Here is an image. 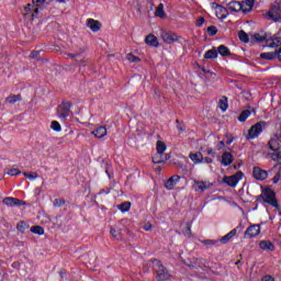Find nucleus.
<instances>
[{"label": "nucleus", "instance_id": "obj_38", "mask_svg": "<svg viewBox=\"0 0 281 281\" xmlns=\"http://www.w3.org/2000/svg\"><path fill=\"white\" fill-rule=\"evenodd\" d=\"M216 9L220 10L222 16V21H225V19H227V8L221 5V4H216Z\"/></svg>", "mask_w": 281, "mask_h": 281}, {"label": "nucleus", "instance_id": "obj_23", "mask_svg": "<svg viewBox=\"0 0 281 281\" xmlns=\"http://www.w3.org/2000/svg\"><path fill=\"white\" fill-rule=\"evenodd\" d=\"M218 106L223 113H225V111H227V109H229V101H228L227 97L224 95L220 99Z\"/></svg>", "mask_w": 281, "mask_h": 281}, {"label": "nucleus", "instance_id": "obj_10", "mask_svg": "<svg viewBox=\"0 0 281 281\" xmlns=\"http://www.w3.org/2000/svg\"><path fill=\"white\" fill-rule=\"evenodd\" d=\"M252 177L257 181H265L269 177V172L260 167H254L252 169Z\"/></svg>", "mask_w": 281, "mask_h": 281}, {"label": "nucleus", "instance_id": "obj_6", "mask_svg": "<svg viewBox=\"0 0 281 281\" xmlns=\"http://www.w3.org/2000/svg\"><path fill=\"white\" fill-rule=\"evenodd\" d=\"M243 177H245V173L243 171H237L233 176H225L223 179V183H227L229 188H236V186H238V182L243 180Z\"/></svg>", "mask_w": 281, "mask_h": 281}, {"label": "nucleus", "instance_id": "obj_31", "mask_svg": "<svg viewBox=\"0 0 281 281\" xmlns=\"http://www.w3.org/2000/svg\"><path fill=\"white\" fill-rule=\"evenodd\" d=\"M110 234L114 240H122V231L111 227Z\"/></svg>", "mask_w": 281, "mask_h": 281}, {"label": "nucleus", "instance_id": "obj_20", "mask_svg": "<svg viewBox=\"0 0 281 281\" xmlns=\"http://www.w3.org/2000/svg\"><path fill=\"white\" fill-rule=\"evenodd\" d=\"M236 234H238V229L234 228L228 234L224 235L221 239L217 240H220V243H222L223 245H227V243L231 241L232 238L236 236Z\"/></svg>", "mask_w": 281, "mask_h": 281}, {"label": "nucleus", "instance_id": "obj_13", "mask_svg": "<svg viewBox=\"0 0 281 281\" xmlns=\"http://www.w3.org/2000/svg\"><path fill=\"white\" fill-rule=\"evenodd\" d=\"M181 181V177L179 175L171 176L165 183V188L167 190H175V186Z\"/></svg>", "mask_w": 281, "mask_h": 281}, {"label": "nucleus", "instance_id": "obj_56", "mask_svg": "<svg viewBox=\"0 0 281 281\" xmlns=\"http://www.w3.org/2000/svg\"><path fill=\"white\" fill-rule=\"evenodd\" d=\"M254 3H256V0H246V4L250 8L248 12L254 8Z\"/></svg>", "mask_w": 281, "mask_h": 281}, {"label": "nucleus", "instance_id": "obj_16", "mask_svg": "<svg viewBox=\"0 0 281 281\" xmlns=\"http://www.w3.org/2000/svg\"><path fill=\"white\" fill-rule=\"evenodd\" d=\"M87 26L91 30V32H100V30L102 29V23L94 19H88Z\"/></svg>", "mask_w": 281, "mask_h": 281}, {"label": "nucleus", "instance_id": "obj_61", "mask_svg": "<svg viewBox=\"0 0 281 281\" xmlns=\"http://www.w3.org/2000/svg\"><path fill=\"white\" fill-rule=\"evenodd\" d=\"M234 143V138H228L227 140H226V146H229V145H232Z\"/></svg>", "mask_w": 281, "mask_h": 281}, {"label": "nucleus", "instance_id": "obj_41", "mask_svg": "<svg viewBox=\"0 0 281 281\" xmlns=\"http://www.w3.org/2000/svg\"><path fill=\"white\" fill-rule=\"evenodd\" d=\"M126 59L130 61V63H140V58L138 56H135L133 54H127L126 55Z\"/></svg>", "mask_w": 281, "mask_h": 281}, {"label": "nucleus", "instance_id": "obj_19", "mask_svg": "<svg viewBox=\"0 0 281 281\" xmlns=\"http://www.w3.org/2000/svg\"><path fill=\"white\" fill-rule=\"evenodd\" d=\"M267 16L270 21H274V23H281V13H278L276 8H272V10L267 13Z\"/></svg>", "mask_w": 281, "mask_h": 281}, {"label": "nucleus", "instance_id": "obj_25", "mask_svg": "<svg viewBox=\"0 0 281 281\" xmlns=\"http://www.w3.org/2000/svg\"><path fill=\"white\" fill-rule=\"evenodd\" d=\"M167 149H168V146H166V143H164L162 140H157L156 143L157 155H164V153H166Z\"/></svg>", "mask_w": 281, "mask_h": 281}, {"label": "nucleus", "instance_id": "obj_54", "mask_svg": "<svg viewBox=\"0 0 281 281\" xmlns=\"http://www.w3.org/2000/svg\"><path fill=\"white\" fill-rule=\"evenodd\" d=\"M59 277H60L61 279L67 278V270H65V268H61V269L59 270Z\"/></svg>", "mask_w": 281, "mask_h": 281}, {"label": "nucleus", "instance_id": "obj_44", "mask_svg": "<svg viewBox=\"0 0 281 281\" xmlns=\"http://www.w3.org/2000/svg\"><path fill=\"white\" fill-rule=\"evenodd\" d=\"M153 164H155V166L159 165V164H164V158L161 157V155H156L151 158Z\"/></svg>", "mask_w": 281, "mask_h": 281}, {"label": "nucleus", "instance_id": "obj_62", "mask_svg": "<svg viewBox=\"0 0 281 281\" xmlns=\"http://www.w3.org/2000/svg\"><path fill=\"white\" fill-rule=\"evenodd\" d=\"M76 65H85V60H76Z\"/></svg>", "mask_w": 281, "mask_h": 281}, {"label": "nucleus", "instance_id": "obj_36", "mask_svg": "<svg viewBox=\"0 0 281 281\" xmlns=\"http://www.w3.org/2000/svg\"><path fill=\"white\" fill-rule=\"evenodd\" d=\"M119 210L124 214L131 210V202H123L119 205Z\"/></svg>", "mask_w": 281, "mask_h": 281}, {"label": "nucleus", "instance_id": "obj_24", "mask_svg": "<svg viewBox=\"0 0 281 281\" xmlns=\"http://www.w3.org/2000/svg\"><path fill=\"white\" fill-rule=\"evenodd\" d=\"M23 100V97L21 94H10L5 98V102H9V104H16V102H21Z\"/></svg>", "mask_w": 281, "mask_h": 281}, {"label": "nucleus", "instance_id": "obj_58", "mask_svg": "<svg viewBox=\"0 0 281 281\" xmlns=\"http://www.w3.org/2000/svg\"><path fill=\"white\" fill-rule=\"evenodd\" d=\"M261 281H276V279H273L271 276H265L262 277Z\"/></svg>", "mask_w": 281, "mask_h": 281}, {"label": "nucleus", "instance_id": "obj_30", "mask_svg": "<svg viewBox=\"0 0 281 281\" xmlns=\"http://www.w3.org/2000/svg\"><path fill=\"white\" fill-rule=\"evenodd\" d=\"M218 243H221V240H218V239H202L201 240V244L205 245L207 248L216 247V246H218Z\"/></svg>", "mask_w": 281, "mask_h": 281}, {"label": "nucleus", "instance_id": "obj_52", "mask_svg": "<svg viewBox=\"0 0 281 281\" xmlns=\"http://www.w3.org/2000/svg\"><path fill=\"white\" fill-rule=\"evenodd\" d=\"M40 56H41V52H38V50H33L30 54V58H38Z\"/></svg>", "mask_w": 281, "mask_h": 281}, {"label": "nucleus", "instance_id": "obj_21", "mask_svg": "<svg viewBox=\"0 0 281 281\" xmlns=\"http://www.w3.org/2000/svg\"><path fill=\"white\" fill-rule=\"evenodd\" d=\"M92 135L97 137L98 139H102V137H105L106 135V127L105 126H99L93 132Z\"/></svg>", "mask_w": 281, "mask_h": 281}, {"label": "nucleus", "instance_id": "obj_63", "mask_svg": "<svg viewBox=\"0 0 281 281\" xmlns=\"http://www.w3.org/2000/svg\"><path fill=\"white\" fill-rule=\"evenodd\" d=\"M18 265H19V262H13L12 267L16 268Z\"/></svg>", "mask_w": 281, "mask_h": 281}, {"label": "nucleus", "instance_id": "obj_14", "mask_svg": "<svg viewBox=\"0 0 281 281\" xmlns=\"http://www.w3.org/2000/svg\"><path fill=\"white\" fill-rule=\"evenodd\" d=\"M280 135L276 134V137L270 138V140L268 142V148L269 150H280L281 146H280Z\"/></svg>", "mask_w": 281, "mask_h": 281}, {"label": "nucleus", "instance_id": "obj_60", "mask_svg": "<svg viewBox=\"0 0 281 281\" xmlns=\"http://www.w3.org/2000/svg\"><path fill=\"white\" fill-rule=\"evenodd\" d=\"M111 193V189H101L100 191H99V194H110Z\"/></svg>", "mask_w": 281, "mask_h": 281}, {"label": "nucleus", "instance_id": "obj_49", "mask_svg": "<svg viewBox=\"0 0 281 281\" xmlns=\"http://www.w3.org/2000/svg\"><path fill=\"white\" fill-rule=\"evenodd\" d=\"M205 23V18L201 16L196 20V27H203V24Z\"/></svg>", "mask_w": 281, "mask_h": 281}, {"label": "nucleus", "instance_id": "obj_9", "mask_svg": "<svg viewBox=\"0 0 281 281\" xmlns=\"http://www.w3.org/2000/svg\"><path fill=\"white\" fill-rule=\"evenodd\" d=\"M3 205H7L8 207H21V205H25V201H22L16 198H4L2 200Z\"/></svg>", "mask_w": 281, "mask_h": 281}, {"label": "nucleus", "instance_id": "obj_26", "mask_svg": "<svg viewBox=\"0 0 281 281\" xmlns=\"http://www.w3.org/2000/svg\"><path fill=\"white\" fill-rule=\"evenodd\" d=\"M189 158L191 159V161H193V164H201L202 158H203V154L201 151H196V153H191L189 155Z\"/></svg>", "mask_w": 281, "mask_h": 281}, {"label": "nucleus", "instance_id": "obj_37", "mask_svg": "<svg viewBox=\"0 0 281 281\" xmlns=\"http://www.w3.org/2000/svg\"><path fill=\"white\" fill-rule=\"evenodd\" d=\"M16 229L18 232H20L21 234H25V229H27V224L24 221H20L16 224Z\"/></svg>", "mask_w": 281, "mask_h": 281}, {"label": "nucleus", "instance_id": "obj_39", "mask_svg": "<svg viewBox=\"0 0 281 281\" xmlns=\"http://www.w3.org/2000/svg\"><path fill=\"white\" fill-rule=\"evenodd\" d=\"M238 38L241 41V43H247L249 41V35L241 30L238 32Z\"/></svg>", "mask_w": 281, "mask_h": 281}, {"label": "nucleus", "instance_id": "obj_35", "mask_svg": "<svg viewBox=\"0 0 281 281\" xmlns=\"http://www.w3.org/2000/svg\"><path fill=\"white\" fill-rule=\"evenodd\" d=\"M50 128H52V131H55V133H60V131H63V126L60 125V123L58 121H53L50 123Z\"/></svg>", "mask_w": 281, "mask_h": 281}, {"label": "nucleus", "instance_id": "obj_33", "mask_svg": "<svg viewBox=\"0 0 281 281\" xmlns=\"http://www.w3.org/2000/svg\"><path fill=\"white\" fill-rule=\"evenodd\" d=\"M251 115V111L249 110H244L238 116V122H247V119Z\"/></svg>", "mask_w": 281, "mask_h": 281}, {"label": "nucleus", "instance_id": "obj_17", "mask_svg": "<svg viewBox=\"0 0 281 281\" xmlns=\"http://www.w3.org/2000/svg\"><path fill=\"white\" fill-rule=\"evenodd\" d=\"M259 247L263 251H276V246L273 245V243H271V240H261L259 243Z\"/></svg>", "mask_w": 281, "mask_h": 281}, {"label": "nucleus", "instance_id": "obj_48", "mask_svg": "<svg viewBox=\"0 0 281 281\" xmlns=\"http://www.w3.org/2000/svg\"><path fill=\"white\" fill-rule=\"evenodd\" d=\"M47 0H32L33 5H35L36 8H41V5H43V3H45Z\"/></svg>", "mask_w": 281, "mask_h": 281}, {"label": "nucleus", "instance_id": "obj_1", "mask_svg": "<svg viewBox=\"0 0 281 281\" xmlns=\"http://www.w3.org/2000/svg\"><path fill=\"white\" fill-rule=\"evenodd\" d=\"M150 262L153 265L151 266L153 272L156 276V281H168L170 280V278H172V274L170 273L168 268H166V266L161 263V260L151 259Z\"/></svg>", "mask_w": 281, "mask_h": 281}, {"label": "nucleus", "instance_id": "obj_46", "mask_svg": "<svg viewBox=\"0 0 281 281\" xmlns=\"http://www.w3.org/2000/svg\"><path fill=\"white\" fill-rule=\"evenodd\" d=\"M255 41H257L258 43H265V41H267V37L265 35H260V33H256Z\"/></svg>", "mask_w": 281, "mask_h": 281}, {"label": "nucleus", "instance_id": "obj_50", "mask_svg": "<svg viewBox=\"0 0 281 281\" xmlns=\"http://www.w3.org/2000/svg\"><path fill=\"white\" fill-rule=\"evenodd\" d=\"M201 164H214V159H212L210 157H203L202 156Z\"/></svg>", "mask_w": 281, "mask_h": 281}, {"label": "nucleus", "instance_id": "obj_47", "mask_svg": "<svg viewBox=\"0 0 281 281\" xmlns=\"http://www.w3.org/2000/svg\"><path fill=\"white\" fill-rule=\"evenodd\" d=\"M83 52H85V48H80L79 52H77V53L68 54V57H70V58H78V56H82Z\"/></svg>", "mask_w": 281, "mask_h": 281}, {"label": "nucleus", "instance_id": "obj_2", "mask_svg": "<svg viewBox=\"0 0 281 281\" xmlns=\"http://www.w3.org/2000/svg\"><path fill=\"white\" fill-rule=\"evenodd\" d=\"M257 201L259 203H268V205L280 210V204L278 203V199H276V191L269 187L262 191V194L257 196Z\"/></svg>", "mask_w": 281, "mask_h": 281}, {"label": "nucleus", "instance_id": "obj_57", "mask_svg": "<svg viewBox=\"0 0 281 281\" xmlns=\"http://www.w3.org/2000/svg\"><path fill=\"white\" fill-rule=\"evenodd\" d=\"M190 236H192V226L190 225V223L187 224V233Z\"/></svg>", "mask_w": 281, "mask_h": 281}, {"label": "nucleus", "instance_id": "obj_29", "mask_svg": "<svg viewBox=\"0 0 281 281\" xmlns=\"http://www.w3.org/2000/svg\"><path fill=\"white\" fill-rule=\"evenodd\" d=\"M217 54L221 56H232V50L225 45H220L217 47Z\"/></svg>", "mask_w": 281, "mask_h": 281}, {"label": "nucleus", "instance_id": "obj_7", "mask_svg": "<svg viewBox=\"0 0 281 281\" xmlns=\"http://www.w3.org/2000/svg\"><path fill=\"white\" fill-rule=\"evenodd\" d=\"M38 7H35L32 3L26 4V7L24 8L23 11V16L24 19H26L27 21H34V19H36V16H38Z\"/></svg>", "mask_w": 281, "mask_h": 281}, {"label": "nucleus", "instance_id": "obj_64", "mask_svg": "<svg viewBox=\"0 0 281 281\" xmlns=\"http://www.w3.org/2000/svg\"><path fill=\"white\" fill-rule=\"evenodd\" d=\"M277 58L281 63V55H278Z\"/></svg>", "mask_w": 281, "mask_h": 281}, {"label": "nucleus", "instance_id": "obj_43", "mask_svg": "<svg viewBox=\"0 0 281 281\" xmlns=\"http://www.w3.org/2000/svg\"><path fill=\"white\" fill-rule=\"evenodd\" d=\"M65 199H55L53 202L54 207H63L65 205Z\"/></svg>", "mask_w": 281, "mask_h": 281}, {"label": "nucleus", "instance_id": "obj_3", "mask_svg": "<svg viewBox=\"0 0 281 281\" xmlns=\"http://www.w3.org/2000/svg\"><path fill=\"white\" fill-rule=\"evenodd\" d=\"M160 36L166 45H172V43L183 45V37L172 31H162Z\"/></svg>", "mask_w": 281, "mask_h": 281}, {"label": "nucleus", "instance_id": "obj_22", "mask_svg": "<svg viewBox=\"0 0 281 281\" xmlns=\"http://www.w3.org/2000/svg\"><path fill=\"white\" fill-rule=\"evenodd\" d=\"M268 157H270V159H272V161H274L276 164H280L281 162V151H280V149L269 151Z\"/></svg>", "mask_w": 281, "mask_h": 281}, {"label": "nucleus", "instance_id": "obj_28", "mask_svg": "<svg viewBox=\"0 0 281 281\" xmlns=\"http://www.w3.org/2000/svg\"><path fill=\"white\" fill-rule=\"evenodd\" d=\"M155 16L158 19H166V11L164 10V3H159L156 11Z\"/></svg>", "mask_w": 281, "mask_h": 281}, {"label": "nucleus", "instance_id": "obj_15", "mask_svg": "<svg viewBox=\"0 0 281 281\" xmlns=\"http://www.w3.org/2000/svg\"><path fill=\"white\" fill-rule=\"evenodd\" d=\"M221 164L225 168H227V166H232V164H234V155H232V153H229V151H225L222 155Z\"/></svg>", "mask_w": 281, "mask_h": 281}, {"label": "nucleus", "instance_id": "obj_5", "mask_svg": "<svg viewBox=\"0 0 281 281\" xmlns=\"http://www.w3.org/2000/svg\"><path fill=\"white\" fill-rule=\"evenodd\" d=\"M71 101H61V103L57 106V115L59 120H67L69 113H71Z\"/></svg>", "mask_w": 281, "mask_h": 281}, {"label": "nucleus", "instance_id": "obj_32", "mask_svg": "<svg viewBox=\"0 0 281 281\" xmlns=\"http://www.w3.org/2000/svg\"><path fill=\"white\" fill-rule=\"evenodd\" d=\"M260 58H262V60H276V58H278L276 56V53H261L260 54Z\"/></svg>", "mask_w": 281, "mask_h": 281}, {"label": "nucleus", "instance_id": "obj_34", "mask_svg": "<svg viewBox=\"0 0 281 281\" xmlns=\"http://www.w3.org/2000/svg\"><path fill=\"white\" fill-rule=\"evenodd\" d=\"M31 232L32 234H36L37 236H43V234H45V228H43V226H33L31 227Z\"/></svg>", "mask_w": 281, "mask_h": 281}, {"label": "nucleus", "instance_id": "obj_42", "mask_svg": "<svg viewBox=\"0 0 281 281\" xmlns=\"http://www.w3.org/2000/svg\"><path fill=\"white\" fill-rule=\"evenodd\" d=\"M23 176L30 181H34V179H38V173L36 172H24Z\"/></svg>", "mask_w": 281, "mask_h": 281}, {"label": "nucleus", "instance_id": "obj_55", "mask_svg": "<svg viewBox=\"0 0 281 281\" xmlns=\"http://www.w3.org/2000/svg\"><path fill=\"white\" fill-rule=\"evenodd\" d=\"M143 229H145V232H150L153 229V224L147 223L143 226Z\"/></svg>", "mask_w": 281, "mask_h": 281}, {"label": "nucleus", "instance_id": "obj_45", "mask_svg": "<svg viewBox=\"0 0 281 281\" xmlns=\"http://www.w3.org/2000/svg\"><path fill=\"white\" fill-rule=\"evenodd\" d=\"M21 170L16 169V168H12L9 169V171L7 172V175H9L10 177H19V175H21Z\"/></svg>", "mask_w": 281, "mask_h": 281}, {"label": "nucleus", "instance_id": "obj_4", "mask_svg": "<svg viewBox=\"0 0 281 281\" xmlns=\"http://www.w3.org/2000/svg\"><path fill=\"white\" fill-rule=\"evenodd\" d=\"M267 126L266 121H259L255 125L250 127L248 131V135L246 136V139H256L260 137V134L262 133V130Z\"/></svg>", "mask_w": 281, "mask_h": 281}, {"label": "nucleus", "instance_id": "obj_40", "mask_svg": "<svg viewBox=\"0 0 281 281\" xmlns=\"http://www.w3.org/2000/svg\"><path fill=\"white\" fill-rule=\"evenodd\" d=\"M206 32L209 36H216L218 34V29H216L214 25H211L206 29Z\"/></svg>", "mask_w": 281, "mask_h": 281}, {"label": "nucleus", "instance_id": "obj_27", "mask_svg": "<svg viewBox=\"0 0 281 281\" xmlns=\"http://www.w3.org/2000/svg\"><path fill=\"white\" fill-rule=\"evenodd\" d=\"M204 58L206 60H214V58H218V50L216 49H209L204 54Z\"/></svg>", "mask_w": 281, "mask_h": 281}, {"label": "nucleus", "instance_id": "obj_12", "mask_svg": "<svg viewBox=\"0 0 281 281\" xmlns=\"http://www.w3.org/2000/svg\"><path fill=\"white\" fill-rule=\"evenodd\" d=\"M244 3L245 2L233 0L227 4V8L231 10V12H247V10L243 9Z\"/></svg>", "mask_w": 281, "mask_h": 281}, {"label": "nucleus", "instance_id": "obj_11", "mask_svg": "<svg viewBox=\"0 0 281 281\" xmlns=\"http://www.w3.org/2000/svg\"><path fill=\"white\" fill-rule=\"evenodd\" d=\"M214 184L211 182H205L201 180L193 181V188L196 192H205V190H210Z\"/></svg>", "mask_w": 281, "mask_h": 281}, {"label": "nucleus", "instance_id": "obj_51", "mask_svg": "<svg viewBox=\"0 0 281 281\" xmlns=\"http://www.w3.org/2000/svg\"><path fill=\"white\" fill-rule=\"evenodd\" d=\"M281 179L280 172L276 173V176L272 178V183H279Z\"/></svg>", "mask_w": 281, "mask_h": 281}, {"label": "nucleus", "instance_id": "obj_59", "mask_svg": "<svg viewBox=\"0 0 281 281\" xmlns=\"http://www.w3.org/2000/svg\"><path fill=\"white\" fill-rule=\"evenodd\" d=\"M222 148H225V140H221V142L217 144V150H222Z\"/></svg>", "mask_w": 281, "mask_h": 281}, {"label": "nucleus", "instance_id": "obj_8", "mask_svg": "<svg viewBox=\"0 0 281 281\" xmlns=\"http://www.w3.org/2000/svg\"><path fill=\"white\" fill-rule=\"evenodd\" d=\"M256 236H260V224L250 225L244 234V238H256Z\"/></svg>", "mask_w": 281, "mask_h": 281}, {"label": "nucleus", "instance_id": "obj_18", "mask_svg": "<svg viewBox=\"0 0 281 281\" xmlns=\"http://www.w3.org/2000/svg\"><path fill=\"white\" fill-rule=\"evenodd\" d=\"M145 43L146 45H149V47H159V40L153 34L145 37Z\"/></svg>", "mask_w": 281, "mask_h": 281}, {"label": "nucleus", "instance_id": "obj_53", "mask_svg": "<svg viewBox=\"0 0 281 281\" xmlns=\"http://www.w3.org/2000/svg\"><path fill=\"white\" fill-rule=\"evenodd\" d=\"M206 154L210 155L211 157H216V150L212 149V148H207L206 149Z\"/></svg>", "mask_w": 281, "mask_h": 281}]
</instances>
